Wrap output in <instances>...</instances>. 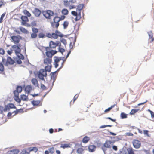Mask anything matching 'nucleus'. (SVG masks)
<instances>
[{
  "mask_svg": "<svg viewBox=\"0 0 154 154\" xmlns=\"http://www.w3.org/2000/svg\"><path fill=\"white\" fill-rule=\"evenodd\" d=\"M33 33L37 34L38 32V29L35 28H33L32 29Z\"/></svg>",
  "mask_w": 154,
  "mask_h": 154,
  "instance_id": "47",
  "label": "nucleus"
},
{
  "mask_svg": "<svg viewBox=\"0 0 154 154\" xmlns=\"http://www.w3.org/2000/svg\"><path fill=\"white\" fill-rule=\"evenodd\" d=\"M128 154H135L134 152V150L131 147L128 148L127 149Z\"/></svg>",
  "mask_w": 154,
  "mask_h": 154,
  "instance_id": "24",
  "label": "nucleus"
},
{
  "mask_svg": "<svg viewBox=\"0 0 154 154\" xmlns=\"http://www.w3.org/2000/svg\"><path fill=\"white\" fill-rule=\"evenodd\" d=\"M7 52L9 55H11L12 53V50L11 49V50H8Z\"/></svg>",
  "mask_w": 154,
  "mask_h": 154,
  "instance_id": "63",
  "label": "nucleus"
},
{
  "mask_svg": "<svg viewBox=\"0 0 154 154\" xmlns=\"http://www.w3.org/2000/svg\"><path fill=\"white\" fill-rule=\"evenodd\" d=\"M23 13L24 15H26L28 17H30L31 16V14L26 10H24Z\"/></svg>",
  "mask_w": 154,
  "mask_h": 154,
  "instance_id": "33",
  "label": "nucleus"
},
{
  "mask_svg": "<svg viewBox=\"0 0 154 154\" xmlns=\"http://www.w3.org/2000/svg\"><path fill=\"white\" fill-rule=\"evenodd\" d=\"M148 112H149L150 113L151 115V118L152 119H154V112L153 111L150 110L149 109L148 110Z\"/></svg>",
  "mask_w": 154,
  "mask_h": 154,
  "instance_id": "46",
  "label": "nucleus"
},
{
  "mask_svg": "<svg viewBox=\"0 0 154 154\" xmlns=\"http://www.w3.org/2000/svg\"><path fill=\"white\" fill-rule=\"evenodd\" d=\"M122 119H124L127 118V115L124 112H122L120 115Z\"/></svg>",
  "mask_w": 154,
  "mask_h": 154,
  "instance_id": "43",
  "label": "nucleus"
},
{
  "mask_svg": "<svg viewBox=\"0 0 154 154\" xmlns=\"http://www.w3.org/2000/svg\"><path fill=\"white\" fill-rule=\"evenodd\" d=\"M51 33H46V36L50 38L57 39L58 37H62L63 35L58 29H51Z\"/></svg>",
  "mask_w": 154,
  "mask_h": 154,
  "instance_id": "2",
  "label": "nucleus"
},
{
  "mask_svg": "<svg viewBox=\"0 0 154 154\" xmlns=\"http://www.w3.org/2000/svg\"><path fill=\"white\" fill-rule=\"evenodd\" d=\"M133 144L134 147L136 149H138L141 145L140 141L137 140H134L133 141Z\"/></svg>",
  "mask_w": 154,
  "mask_h": 154,
  "instance_id": "11",
  "label": "nucleus"
},
{
  "mask_svg": "<svg viewBox=\"0 0 154 154\" xmlns=\"http://www.w3.org/2000/svg\"><path fill=\"white\" fill-rule=\"evenodd\" d=\"M59 46V51L62 53H63V52H65V50L64 49L60 47V46Z\"/></svg>",
  "mask_w": 154,
  "mask_h": 154,
  "instance_id": "53",
  "label": "nucleus"
},
{
  "mask_svg": "<svg viewBox=\"0 0 154 154\" xmlns=\"http://www.w3.org/2000/svg\"><path fill=\"white\" fill-rule=\"evenodd\" d=\"M90 140V138L89 137L87 136L85 137L83 139L82 141L84 143H87Z\"/></svg>",
  "mask_w": 154,
  "mask_h": 154,
  "instance_id": "29",
  "label": "nucleus"
},
{
  "mask_svg": "<svg viewBox=\"0 0 154 154\" xmlns=\"http://www.w3.org/2000/svg\"><path fill=\"white\" fill-rule=\"evenodd\" d=\"M55 60H54V62L55 63H58L60 61L62 60V62H61L62 63V66L61 67H62L63 66V63H64V61L63 60H62L61 59V58L60 57H55Z\"/></svg>",
  "mask_w": 154,
  "mask_h": 154,
  "instance_id": "19",
  "label": "nucleus"
},
{
  "mask_svg": "<svg viewBox=\"0 0 154 154\" xmlns=\"http://www.w3.org/2000/svg\"><path fill=\"white\" fill-rule=\"evenodd\" d=\"M32 89V87L31 85H27L25 88V90L26 93L29 94Z\"/></svg>",
  "mask_w": 154,
  "mask_h": 154,
  "instance_id": "21",
  "label": "nucleus"
},
{
  "mask_svg": "<svg viewBox=\"0 0 154 154\" xmlns=\"http://www.w3.org/2000/svg\"><path fill=\"white\" fill-rule=\"evenodd\" d=\"M21 38V37L20 35L13 36L11 37V39L14 43H19Z\"/></svg>",
  "mask_w": 154,
  "mask_h": 154,
  "instance_id": "13",
  "label": "nucleus"
},
{
  "mask_svg": "<svg viewBox=\"0 0 154 154\" xmlns=\"http://www.w3.org/2000/svg\"><path fill=\"white\" fill-rule=\"evenodd\" d=\"M5 5L4 2L2 0H0V8L3 6Z\"/></svg>",
  "mask_w": 154,
  "mask_h": 154,
  "instance_id": "55",
  "label": "nucleus"
},
{
  "mask_svg": "<svg viewBox=\"0 0 154 154\" xmlns=\"http://www.w3.org/2000/svg\"><path fill=\"white\" fill-rule=\"evenodd\" d=\"M120 154H128V153L125 150H122L120 152Z\"/></svg>",
  "mask_w": 154,
  "mask_h": 154,
  "instance_id": "56",
  "label": "nucleus"
},
{
  "mask_svg": "<svg viewBox=\"0 0 154 154\" xmlns=\"http://www.w3.org/2000/svg\"><path fill=\"white\" fill-rule=\"evenodd\" d=\"M33 13L35 16L36 17H38L41 14V11L38 8H35L33 12Z\"/></svg>",
  "mask_w": 154,
  "mask_h": 154,
  "instance_id": "14",
  "label": "nucleus"
},
{
  "mask_svg": "<svg viewBox=\"0 0 154 154\" xmlns=\"http://www.w3.org/2000/svg\"><path fill=\"white\" fill-rule=\"evenodd\" d=\"M78 95H75L74 97L73 101L72 100L70 102V105L73 104L74 102L78 98Z\"/></svg>",
  "mask_w": 154,
  "mask_h": 154,
  "instance_id": "41",
  "label": "nucleus"
},
{
  "mask_svg": "<svg viewBox=\"0 0 154 154\" xmlns=\"http://www.w3.org/2000/svg\"><path fill=\"white\" fill-rule=\"evenodd\" d=\"M20 18L22 20L21 22L22 25L26 26H30L27 23V22L29 21V20L27 16H22Z\"/></svg>",
  "mask_w": 154,
  "mask_h": 154,
  "instance_id": "8",
  "label": "nucleus"
},
{
  "mask_svg": "<svg viewBox=\"0 0 154 154\" xmlns=\"http://www.w3.org/2000/svg\"><path fill=\"white\" fill-rule=\"evenodd\" d=\"M84 5L83 4H80L77 6V9L79 11H80L83 8ZM71 14L73 16H76V18L75 19V21L79 20L81 18V12H79L78 13L75 11H72L71 12Z\"/></svg>",
  "mask_w": 154,
  "mask_h": 154,
  "instance_id": "3",
  "label": "nucleus"
},
{
  "mask_svg": "<svg viewBox=\"0 0 154 154\" xmlns=\"http://www.w3.org/2000/svg\"><path fill=\"white\" fill-rule=\"evenodd\" d=\"M49 153L53 154L54 152V149L53 147L50 148L49 149Z\"/></svg>",
  "mask_w": 154,
  "mask_h": 154,
  "instance_id": "45",
  "label": "nucleus"
},
{
  "mask_svg": "<svg viewBox=\"0 0 154 154\" xmlns=\"http://www.w3.org/2000/svg\"><path fill=\"white\" fill-rule=\"evenodd\" d=\"M32 83L35 86H38V82L37 80L35 78H33L32 79Z\"/></svg>",
  "mask_w": 154,
  "mask_h": 154,
  "instance_id": "27",
  "label": "nucleus"
},
{
  "mask_svg": "<svg viewBox=\"0 0 154 154\" xmlns=\"http://www.w3.org/2000/svg\"><path fill=\"white\" fill-rule=\"evenodd\" d=\"M22 91V88L21 86H18L17 88L16 91H15L14 92V94H16V93H17V94H19V93H20Z\"/></svg>",
  "mask_w": 154,
  "mask_h": 154,
  "instance_id": "28",
  "label": "nucleus"
},
{
  "mask_svg": "<svg viewBox=\"0 0 154 154\" xmlns=\"http://www.w3.org/2000/svg\"><path fill=\"white\" fill-rule=\"evenodd\" d=\"M29 152H27L26 149H23L21 152V154H29Z\"/></svg>",
  "mask_w": 154,
  "mask_h": 154,
  "instance_id": "50",
  "label": "nucleus"
},
{
  "mask_svg": "<svg viewBox=\"0 0 154 154\" xmlns=\"http://www.w3.org/2000/svg\"><path fill=\"white\" fill-rule=\"evenodd\" d=\"M107 119H109L111 120V121H112L113 122H115L116 121V119H112L110 117H107Z\"/></svg>",
  "mask_w": 154,
  "mask_h": 154,
  "instance_id": "64",
  "label": "nucleus"
},
{
  "mask_svg": "<svg viewBox=\"0 0 154 154\" xmlns=\"http://www.w3.org/2000/svg\"><path fill=\"white\" fill-rule=\"evenodd\" d=\"M37 36V34L33 33L31 34V37L32 38H36Z\"/></svg>",
  "mask_w": 154,
  "mask_h": 154,
  "instance_id": "52",
  "label": "nucleus"
},
{
  "mask_svg": "<svg viewBox=\"0 0 154 154\" xmlns=\"http://www.w3.org/2000/svg\"><path fill=\"white\" fill-rule=\"evenodd\" d=\"M23 110L22 109H20L16 110V111L13 112V113H15V114H17L19 113H23Z\"/></svg>",
  "mask_w": 154,
  "mask_h": 154,
  "instance_id": "39",
  "label": "nucleus"
},
{
  "mask_svg": "<svg viewBox=\"0 0 154 154\" xmlns=\"http://www.w3.org/2000/svg\"><path fill=\"white\" fill-rule=\"evenodd\" d=\"M62 13L64 15H67L69 13L68 10L65 8H64L62 11Z\"/></svg>",
  "mask_w": 154,
  "mask_h": 154,
  "instance_id": "37",
  "label": "nucleus"
},
{
  "mask_svg": "<svg viewBox=\"0 0 154 154\" xmlns=\"http://www.w3.org/2000/svg\"><path fill=\"white\" fill-rule=\"evenodd\" d=\"M14 100L17 102L20 103L21 102V99L19 98V94H17V95L15 94L14 96Z\"/></svg>",
  "mask_w": 154,
  "mask_h": 154,
  "instance_id": "25",
  "label": "nucleus"
},
{
  "mask_svg": "<svg viewBox=\"0 0 154 154\" xmlns=\"http://www.w3.org/2000/svg\"><path fill=\"white\" fill-rule=\"evenodd\" d=\"M28 96L23 94L21 96V100L23 101H27L28 100Z\"/></svg>",
  "mask_w": 154,
  "mask_h": 154,
  "instance_id": "30",
  "label": "nucleus"
},
{
  "mask_svg": "<svg viewBox=\"0 0 154 154\" xmlns=\"http://www.w3.org/2000/svg\"><path fill=\"white\" fill-rule=\"evenodd\" d=\"M31 25L32 26H35L36 24L35 22L33 21L31 23Z\"/></svg>",
  "mask_w": 154,
  "mask_h": 154,
  "instance_id": "61",
  "label": "nucleus"
},
{
  "mask_svg": "<svg viewBox=\"0 0 154 154\" xmlns=\"http://www.w3.org/2000/svg\"><path fill=\"white\" fill-rule=\"evenodd\" d=\"M78 95H75L74 97L73 101L72 100L70 102V105L73 104L74 102L78 98Z\"/></svg>",
  "mask_w": 154,
  "mask_h": 154,
  "instance_id": "42",
  "label": "nucleus"
},
{
  "mask_svg": "<svg viewBox=\"0 0 154 154\" xmlns=\"http://www.w3.org/2000/svg\"><path fill=\"white\" fill-rule=\"evenodd\" d=\"M139 109H132L131 111L130 114L131 115H133L135 113L137 112L139 110Z\"/></svg>",
  "mask_w": 154,
  "mask_h": 154,
  "instance_id": "34",
  "label": "nucleus"
},
{
  "mask_svg": "<svg viewBox=\"0 0 154 154\" xmlns=\"http://www.w3.org/2000/svg\"><path fill=\"white\" fill-rule=\"evenodd\" d=\"M126 134L128 136H133L134 135L133 133L130 132L127 133Z\"/></svg>",
  "mask_w": 154,
  "mask_h": 154,
  "instance_id": "60",
  "label": "nucleus"
},
{
  "mask_svg": "<svg viewBox=\"0 0 154 154\" xmlns=\"http://www.w3.org/2000/svg\"><path fill=\"white\" fill-rule=\"evenodd\" d=\"M20 44L18 45H13L12 46V48L14 50L16 55L18 56V57L22 60H23L24 57L20 53L21 51L20 49Z\"/></svg>",
  "mask_w": 154,
  "mask_h": 154,
  "instance_id": "4",
  "label": "nucleus"
},
{
  "mask_svg": "<svg viewBox=\"0 0 154 154\" xmlns=\"http://www.w3.org/2000/svg\"><path fill=\"white\" fill-rule=\"evenodd\" d=\"M2 62L5 66H8V65L14 64L15 63V61L10 57H8L7 60L2 58Z\"/></svg>",
  "mask_w": 154,
  "mask_h": 154,
  "instance_id": "6",
  "label": "nucleus"
},
{
  "mask_svg": "<svg viewBox=\"0 0 154 154\" xmlns=\"http://www.w3.org/2000/svg\"><path fill=\"white\" fill-rule=\"evenodd\" d=\"M5 51L3 48H0V54L3 55L5 54Z\"/></svg>",
  "mask_w": 154,
  "mask_h": 154,
  "instance_id": "51",
  "label": "nucleus"
},
{
  "mask_svg": "<svg viewBox=\"0 0 154 154\" xmlns=\"http://www.w3.org/2000/svg\"><path fill=\"white\" fill-rule=\"evenodd\" d=\"M69 7V8L70 9L75 8H76V6L74 5H70Z\"/></svg>",
  "mask_w": 154,
  "mask_h": 154,
  "instance_id": "58",
  "label": "nucleus"
},
{
  "mask_svg": "<svg viewBox=\"0 0 154 154\" xmlns=\"http://www.w3.org/2000/svg\"><path fill=\"white\" fill-rule=\"evenodd\" d=\"M52 29H58V28L59 25V23H56V22H53L51 23Z\"/></svg>",
  "mask_w": 154,
  "mask_h": 154,
  "instance_id": "15",
  "label": "nucleus"
},
{
  "mask_svg": "<svg viewBox=\"0 0 154 154\" xmlns=\"http://www.w3.org/2000/svg\"><path fill=\"white\" fill-rule=\"evenodd\" d=\"M96 146L94 145H90L88 146V150L90 152H93L95 150Z\"/></svg>",
  "mask_w": 154,
  "mask_h": 154,
  "instance_id": "18",
  "label": "nucleus"
},
{
  "mask_svg": "<svg viewBox=\"0 0 154 154\" xmlns=\"http://www.w3.org/2000/svg\"><path fill=\"white\" fill-rule=\"evenodd\" d=\"M45 67V69H44L45 72H50L51 71V68L52 67L51 64L46 65Z\"/></svg>",
  "mask_w": 154,
  "mask_h": 154,
  "instance_id": "20",
  "label": "nucleus"
},
{
  "mask_svg": "<svg viewBox=\"0 0 154 154\" xmlns=\"http://www.w3.org/2000/svg\"><path fill=\"white\" fill-rule=\"evenodd\" d=\"M69 147L70 146L69 144H61V146H60V147L62 148L63 149Z\"/></svg>",
  "mask_w": 154,
  "mask_h": 154,
  "instance_id": "40",
  "label": "nucleus"
},
{
  "mask_svg": "<svg viewBox=\"0 0 154 154\" xmlns=\"http://www.w3.org/2000/svg\"><path fill=\"white\" fill-rule=\"evenodd\" d=\"M5 68L2 62H0V73H4Z\"/></svg>",
  "mask_w": 154,
  "mask_h": 154,
  "instance_id": "23",
  "label": "nucleus"
},
{
  "mask_svg": "<svg viewBox=\"0 0 154 154\" xmlns=\"http://www.w3.org/2000/svg\"><path fill=\"white\" fill-rule=\"evenodd\" d=\"M116 105V104H114L113 105H112L110 107L108 108L107 109H106L104 111V112L105 113H107V112H109L111 109H112L114 106Z\"/></svg>",
  "mask_w": 154,
  "mask_h": 154,
  "instance_id": "36",
  "label": "nucleus"
},
{
  "mask_svg": "<svg viewBox=\"0 0 154 154\" xmlns=\"http://www.w3.org/2000/svg\"><path fill=\"white\" fill-rule=\"evenodd\" d=\"M19 29L20 31L23 33L28 34L29 33V32L26 29L22 27H20L19 28Z\"/></svg>",
  "mask_w": 154,
  "mask_h": 154,
  "instance_id": "22",
  "label": "nucleus"
},
{
  "mask_svg": "<svg viewBox=\"0 0 154 154\" xmlns=\"http://www.w3.org/2000/svg\"><path fill=\"white\" fill-rule=\"evenodd\" d=\"M113 143L114 142H112L111 141L109 140H106L104 144L103 147L102 148V149L103 151H105L106 150L105 149V147L109 148H110L112 145H113Z\"/></svg>",
  "mask_w": 154,
  "mask_h": 154,
  "instance_id": "9",
  "label": "nucleus"
},
{
  "mask_svg": "<svg viewBox=\"0 0 154 154\" xmlns=\"http://www.w3.org/2000/svg\"><path fill=\"white\" fill-rule=\"evenodd\" d=\"M149 36V42L150 43L154 41V38H153V33L152 31H149L148 32Z\"/></svg>",
  "mask_w": 154,
  "mask_h": 154,
  "instance_id": "16",
  "label": "nucleus"
},
{
  "mask_svg": "<svg viewBox=\"0 0 154 154\" xmlns=\"http://www.w3.org/2000/svg\"><path fill=\"white\" fill-rule=\"evenodd\" d=\"M84 150L82 148H79L77 150V152L79 154H82L83 153Z\"/></svg>",
  "mask_w": 154,
  "mask_h": 154,
  "instance_id": "38",
  "label": "nucleus"
},
{
  "mask_svg": "<svg viewBox=\"0 0 154 154\" xmlns=\"http://www.w3.org/2000/svg\"><path fill=\"white\" fill-rule=\"evenodd\" d=\"M143 134L144 135H146L148 137H150L149 134H148L149 131L147 130H144L143 131Z\"/></svg>",
  "mask_w": 154,
  "mask_h": 154,
  "instance_id": "48",
  "label": "nucleus"
},
{
  "mask_svg": "<svg viewBox=\"0 0 154 154\" xmlns=\"http://www.w3.org/2000/svg\"><path fill=\"white\" fill-rule=\"evenodd\" d=\"M40 101L39 100H33L32 102V104L34 106H40Z\"/></svg>",
  "mask_w": 154,
  "mask_h": 154,
  "instance_id": "26",
  "label": "nucleus"
},
{
  "mask_svg": "<svg viewBox=\"0 0 154 154\" xmlns=\"http://www.w3.org/2000/svg\"><path fill=\"white\" fill-rule=\"evenodd\" d=\"M19 59L18 60H17V63L18 64H20L22 63V61L21 60V59L19 58ZM21 60H22L21 59Z\"/></svg>",
  "mask_w": 154,
  "mask_h": 154,
  "instance_id": "62",
  "label": "nucleus"
},
{
  "mask_svg": "<svg viewBox=\"0 0 154 154\" xmlns=\"http://www.w3.org/2000/svg\"><path fill=\"white\" fill-rule=\"evenodd\" d=\"M69 23L68 21H65L63 22V29H66L67 28V27L69 25Z\"/></svg>",
  "mask_w": 154,
  "mask_h": 154,
  "instance_id": "31",
  "label": "nucleus"
},
{
  "mask_svg": "<svg viewBox=\"0 0 154 154\" xmlns=\"http://www.w3.org/2000/svg\"><path fill=\"white\" fill-rule=\"evenodd\" d=\"M42 13L43 16L46 19L49 20L51 19L52 17L54 15V13L53 11L50 10L43 11Z\"/></svg>",
  "mask_w": 154,
  "mask_h": 154,
  "instance_id": "5",
  "label": "nucleus"
},
{
  "mask_svg": "<svg viewBox=\"0 0 154 154\" xmlns=\"http://www.w3.org/2000/svg\"><path fill=\"white\" fill-rule=\"evenodd\" d=\"M19 152L18 149H13L8 151L7 152V154H17Z\"/></svg>",
  "mask_w": 154,
  "mask_h": 154,
  "instance_id": "17",
  "label": "nucleus"
},
{
  "mask_svg": "<svg viewBox=\"0 0 154 154\" xmlns=\"http://www.w3.org/2000/svg\"><path fill=\"white\" fill-rule=\"evenodd\" d=\"M38 77L42 80L45 81L44 77H46L47 75V73L43 69H41L39 71L37 72Z\"/></svg>",
  "mask_w": 154,
  "mask_h": 154,
  "instance_id": "7",
  "label": "nucleus"
},
{
  "mask_svg": "<svg viewBox=\"0 0 154 154\" xmlns=\"http://www.w3.org/2000/svg\"><path fill=\"white\" fill-rule=\"evenodd\" d=\"M61 42L65 46L67 44L66 40L64 38H62L60 40Z\"/></svg>",
  "mask_w": 154,
  "mask_h": 154,
  "instance_id": "49",
  "label": "nucleus"
},
{
  "mask_svg": "<svg viewBox=\"0 0 154 154\" xmlns=\"http://www.w3.org/2000/svg\"><path fill=\"white\" fill-rule=\"evenodd\" d=\"M42 51L44 56V64L45 65L51 64L52 62V57L57 53V51L51 50L49 47L43 48Z\"/></svg>",
  "mask_w": 154,
  "mask_h": 154,
  "instance_id": "1",
  "label": "nucleus"
},
{
  "mask_svg": "<svg viewBox=\"0 0 154 154\" xmlns=\"http://www.w3.org/2000/svg\"><path fill=\"white\" fill-rule=\"evenodd\" d=\"M41 88L43 90L46 89V87L44 85L42 84H41Z\"/></svg>",
  "mask_w": 154,
  "mask_h": 154,
  "instance_id": "59",
  "label": "nucleus"
},
{
  "mask_svg": "<svg viewBox=\"0 0 154 154\" xmlns=\"http://www.w3.org/2000/svg\"><path fill=\"white\" fill-rule=\"evenodd\" d=\"M30 150L31 151H33L36 152L38 150V149L36 147H33Z\"/></svg>",
  "mask_w": 154,
  "mask_h": 154,
  "instance_id": "57",
  "label": "nucleus"
},
{
  "mask_svg": "<svg viewBox=\"0 0 154 154\" xmlns=\"http://www.w3.org/2000/svg\"><path fill=\"white\" fill-rule=\"evenodd\" d=\"M5 14L3 13V14L2 15H1L0 18V23H2V20L5 16Z\"/></svg>",
  "mask_w": 154,
  "mask_h": 154,
  "instance_id": "54",
  "label": "nucleus"
},
{
  "mask_svg": "<svg viewBox=\"0 0 154 154\" xmlns=\"http://www.w3.org/2000/svg\"><path fill=\"white\" fill-rule=\"evenodd\" d=\"M70 1L68 0H64L63 1V4L66 7H69L70 5Z\"/></svg>",
  "mask_w": 154,
  "mask_h": 154,
  "instance_id": "32",
  "label": "nucleus"
},
{
  "mask_svg": "<svg viewBox=\"0 0 154 154\" xmlns=\"http://www.w3.org/2000/svg\"><path fill=\"white\" fill-rule=\"evenodd\" d=\"M16 106L13 104L10 103L5 106L3 111L4 112H6L7 111H9L11 109H16Z\"/></svg>",
  "mask_w": 154,
  "mask_h": 154,
  "instance_id": "10",
  "label": "nucleus"
},
{
  "mask_svg": "<svg viewBox=\"0 0 154 154\" xmlns=\"http://www.w3.org/2000/svg\"><path fill=\"white\" fill-rule=\"evenodd\" d=\"M61 45L59 41L56 42V43L54 42L53 41L50 42L49 46L51 48H55L57 46H60Z\"/></svg>",
  "mask_w": 154,
  "mask_h": 154,
  "instance_id": "12",
  "label": "nucleus"
},
{
  "mask_svg": "<svg viewBox=\"0 0 154 154\" xmlns=\"http://www.w3.org/2000/svg\"><path fill=\"white\" fill-rule=\"evenodd\" d=\"M60 21V17H55L54 18L53 21L56 23H59V22Z\"/></svg>",
  "mask_w": 154,
  "mask_h": 154,
  "instance_id": "35",
  "label": "nucleus"
},
{
  "mask_svg": "<svg viewBox=\"0 0 154 154\" xmlns=\"http://www.w3.org/2000/svg\"><path fill=\"white\" fill-rule=\"evenodd\" d=\"M38 37L39 38H45V37H47L46 36V34L45 35L44 33H40L38 34Z\"/></svg>",
  "mask_w": 154,
  "mask_h": 154,
  "instance_id": "44",
  "label": "nucleus"
}]
</instances>
